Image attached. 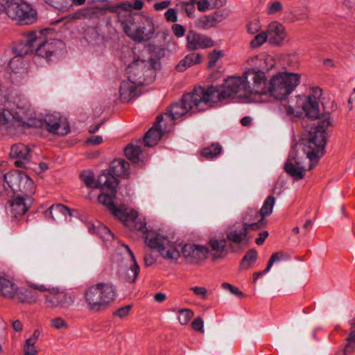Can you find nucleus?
I'll list each match as a JSON object with an SVG mask.
<instances>
[{
	"label": "nucleus",
	"instance_id": "nucleus-1",
	"mask_svg": "<svg viewBox=\"0 0 355 355\" xmlns=\"http://www.w3.org/2000/svg\"><path fill=\"white\" fill-rule=\"evenodd\" d=\"M293 90H193L184 94L181 100L168 106L164 114V122L170 121L173 125L176 120L186 115L190 110L193 112L212 107L215 103L227 97L234 98L236 96L241 103H266L285 100Z\"/></svg>",
	"mask_w": 355,
	"mask_h": 355
},
{
	"label": "nucleus",
	"instance_id": "nucleus-2",
	"mask_svg": "<svg viewBox=\"0 0 355 355\" xmlns=\"http://www.w3.org/2000/svg\"><path fill=\"white\" fill-rule=\"evenodd\" d=\"M322 90H313L314 94L306 97L302 108L306 116L315 121L311 124L308 134L302 139L304 148L303 149L306 158L311 162L309 170H311L317 163L318 159L324 154L327 144V129L331 125L329 113L319 116L318 98L322 95Z\"/></svg>",
	"mask_w": 355,
	"mask_h": 355
},
{
	"label": "nucleus",
	"instance_id": "nucleus-3",
	"mask_svg": "<svg viewBox=\"0 0 355 355\" xmlns=\"http://www.w3.org/2000/svg\"><path fill=\"white\" fill-rule=\"evenodd\" d=\"M63 46L59 40H44L41 33H29L26 40L14 49L16 56L10 60L9 68L15 76L20 69H24L23 56L35 53L37 55L49 61L51 58L57 57Z\"/></svg>",
	"mask_w": 355,
	"mask_h": 355
},
{
	"label": "nucleus",
	"instance_id": "nucleus-4",
	"mask_svg": "<svg viewBox=\"0 0 355 355\" xmlns=\"http://www.w3.org/2000/svg\"><path fill=\"white\" fill-rule=\"evenodd\" d=\"M242 226L227 233L229 248L234 253L241 251L250 243L249 232L257 231L266 225L265 218H261L257 209L248 208L242 217Z\"/></svg>",
	"mask_w": 355,
	"mask_h": 355
},
{
	"label": "nucleus",
	"instance_id": "nucleus-5",
	"mask_svg": "<svg viewBox=\"0 0 355 355\" xmlns=\"http://www.w3.org/2000/svg\"><path fill=\"white\" fill-rule=\"evenodd\" d=\"M141 218L131 215L129 227L146 234L145 243L150 248L156 250L164 259L168 260H177L180 257L178 245L160 234L152 230H148Z\"/></svg>",
	"mask_w": 355,
	"mask_h": 355
},
{
	"label": "nucleus",
	"instance_id": "nucleus-6",
	"mask_svg": "<svg viewBox=\"0 0 355 355\" xmlns=\"http://www.w3.org/2000/svg\"><path fill=\"white\" fill-rule=\"evenodd\" d=\"M119 19L126 35L137 43L149 41L155 34L154 22L150 17L125 12L119 15Z\"/></svg>",
	"mask_w": 355,
	"mask_h": 355
},
{
	"label": "nucleus",
	"instance_id": "nucleus-7",
	"mask_svg": "<svg viewBox=\"0 0 355 355\" xmlns=\"http://www.w3.org/2000/svg\"><path fill=\"white\" fill-rule=\"evenodd\" d=\"M89 310L98 312L107 308L116 298L115 286L109 282H99L87 286L83 293Z\"/></svg>",
	"mask_w": 355,
	"mask_h": 355
},
{
	"label": "nucleus",
	"instance_id": "nucleus-8",
	"mask_svg": "<svg viewBox=\"0 0 355 355\" xmlns=\"http://www.w3.org/2000/svg\"><path fill=\"white\" fill-rule=\"evenodd\" d=\"M251 77L254 87H260L266 85V76L263 71L254 68L247 69L241 76H230L224 80L220 86L208 85L207 89H250L248 78Z\"/></svg>",
	"mask_w": 355,
	"mask_h": 355
},
{
	"label": "nucleus",
	"instance_id": "nucleus-9",
	"mask_svg": "<svg viewBox=\"0 0 355 355\" xmlns=\"http://www.w3.org/2000/svg\"><path fill=\"white\" fill-rule=\"evenodd\" d=\"M30 288L37 290L40 292L46 291L44 297V304L48 309L58 308L60 309H68L74 302V297L69 293L60 290L57 287H47L44 284H37L29 282Z\"/></svg>",
	"mask_w": 355,
	"mask_h": 355
},
{
	"label": "nucleus",
	"instance_id": "nucleus-10",
	"mask_svg": "<svg viewBox=\"0 0 355 355\" xmlns=\"http://www.w3.org/2000/svg\"><path fill=\"white\" fill-rule=\"evenodd\" d=\"M0 295L21 304H34L38 300V295L35 291L19 287L14 282L4 277L1 279Z\"/></svg>",
	"mask_w": 355,
	"mask_h": 355
},
{
	"label": "nucleus",
	"instance_id": "nucleus-11",
	"mask_svg": "<svg viewBox=\"0 0 355 355\" xmlns=\"http://www.w3.org/2000/svg\"><path fill=\"white\" fill-rule=\"evenodd\" d=\"M7 15L21 25L31 24L36 20V12L22 0H7Z\"/></svg>",
	"mask_w": 355,
	"mask_h": 355
},
{
	"label": "nucleus",
	"instance_id": "nucleus-12",
	"mask_svg": "<svg viewBox=\"0 0 355 355\" xmlns=\"http://www.w3.org/2000/svg\"><path fill=\"white\" fill-rule=\"evenodd\" d=\"M80 177L87 187L94 189L110 188L113 194L115 193L114 186L119 184L118 180L105 170L101 172L96 180L94 178V173L91 171H83Z\"/></svg>",
	"mask_w": 355,
	"mask_h": 355
},
{
	"label": "nucleus",
	"instance_id": "nucleus-13",
	"mask_svg": "<svg viewBox=\"0 0 355 355\" xmlns=\"http://www.w3.org/2000/svg\"><path fill=\"white\" fill-rule=\"evenodd\" d=\"M300 82V75L287 71L279 72L272 76L267 89H295Z\"/></svg>",
	"mask_w": 355,
	"mask_h": 355
},
{
	"label": "nucleus",
	"instance_id": "nucleus-14",
	"mask_svg": "<svg viewBox=\"0 0 355 355\" xmlns=\"http://www.w3.org/2000/svg\"><path fill=\"white\" fill-rule=\"evenodd\" d=\"M13 116L12 123H17L21 127H36L41 124L40 119L36 118L35 112L28 105L23 107H17L15 110H11Z\"/></svg>",
	"mask_w": 355,
	"mask_h": 355
},
{
	"label": "nucleus",
	"instance_id": "nucleus-15",
	"mask_svg": "<svg viewBox=\"0 0 355 355\" xmlns=\"http://www.w3.org/2000/svg\"><path fill=\"white\" fill-rule=\"evenodd\" d=\"M41 124L35 128L46 130L53 135H66L70 130L69 125L58 115H46L44 120L40 119Z\"/></svg>",
	"mask_w": 355,
	"mask_h": 355
},
{
	"label": "nucleus",
	"instance_id": "nucleus-16",
	"mask_svg": "<svg viewBox=\"0 0 355 355\" xmlns=\"http://www.w3.org/2000/svg\"><path fill=\"white\" fill-rule=\"evenodd\" d=\"M227 238L225 239L223 236L210 238L207 246H206L208 251L207 259L210 257L212 261H215L224 259L229 253L228 250L232 252L228 247L229 244H227Z\"/></svg>",
	"mask_w": 355,
	"mask_h": 355
},
{
	"label": "nucleus",
	"instance_id": "nucleus-17",
	"mask_svg": "<svg viewBox=\"0 0 355 355\" xmlns=\"http://www.w3.org/2000/svg\"><path fill=\"white\" fill-rule=\"evenodd\" d=\"M284 170L295 180L302 179L306 171L303 157H300L296 152L291 153L284 164Z\"/></svg>",
	"mask_w": 355,
	"mask_h": 355
},
{
	"label": "nucleus",
	"instance_id": "nucleus-18",
	"mask_svg": "<svg viewBox=\"0 0 355 355\" xmlns=\"http://www.w3.org/2000/svg\"><path fill=\"white\" fill-rule=\"evenodd\" d=\"M164 123V114H159L156 118V121L153 126L145 134L144 141L146 146L152 147L157 144L161 139L164 132L167 130V121Z\"/></svg>",
	"mask_w": 355,
	"mask_h": 355
},
{
	"label": "nucleus",
	"instance_id": "nucleus-19",
	"mask_svg": "<svg viewBox=\"0 0 355 355\" xmlns=\"http://www.w3.org/2000/svg\"><path fill=\"white\" fill-rule=\"evenodd\" d=\"M33 202L30 196L15 195L9 201L11 216L15 218L22 216L28 211Z\"/></svg>",
	"mask_w": 355,
	"mask_h": 355
},
{
	"label": "nucleus",
	"instance_id": "nucleus-20",
	"mask_svg": "<svg viewBox=\"0 0 355 355\" xmlns=\"http://www.w3.org/2000/svg\"><path fill=\"white\" fill-rule=\"evenodd\" d=\"M206 246L196 244H186L182 248V256L191 263H199L207 259Z\"/></svg>",
	"mask_w": 355,
	"mask_h": 355
},
{
	"label": "nucleus",
	"instance_id": "nucleus-21",
	"mask_svg": "<svg viewBox=\"0 0 355 355\" xmlns=\"http://www.w3.org/2000/svg\"><path fill=\"white\" fill-rule=\"evenodd\" d=\"M214 46V42L209 37L198 33L193 30L188 31L187 35V49L189 51L207 49Z\"/></svg>",
	"mask_w": 355,
	"mask_h": 355
},
{
	"label": "nucleus",
	"instance_id": "nucleus-22",
	"mask_svg": "<svg viewBox=\"0 0 355 355\" xmlns=\"http://www.w3.org/2000/svg\"><path fill=\"white\" fill-rule=\"evenodd\" d=\"M266 33L268 42L276 45H281L287 35L284 26L277 21L268 24Z\"/></svg>",
	"mask_w": 355,
	"mask_h": 355
},
{
	"label": "nucleus",
	"instance_id": "nucleus-23",
	"mask_svg": "<svg viewBox=\"0 0 355 355\" xmlns=\"http://www.w3.org/2000/svg\"><path fill=\"white\" fill-rule=\"evenodd\" d=\"M228 16L227 12H217L212 15H204L198 20V26L202 29L214 27Z\"/></svg>",
	"mask_w": 355,
	"mask_h": 355
},
{
	"label": "nucleus",
	"instance_id": "nucleus-24",
	"mask_svg": "<svg viewBox=\"0 0 355 355\" xmlns=\"http://www.w3.org/2000/svg\"><path fill=\"white\" fill-rule=\"evenodd\" d=\"M110 171H107L115 178L119 176L122 178H128L130 176V164L124 159H114L110 164Z\"/></svg>",
	"mask_w": 355,
	"mask_h": 355
},
{
	"label": "nucleus",
	"instance_id": "nucleus-25",
	"mask_svg": "<svg viewBox=\"0 0 355 355\" xmlns=\"http://www.w3.org/2000/svg\"><path fill=\"white\" fill-rule=\"evenodd\" d=\"M156 63L153 59H150L149 60H141L139 58L134 59V60L128 67V73H133L138 69H141V71H143L145 69H147L146 71L153 76V69L155 68L154 65Z\"/></svg>",
	"mask_w": 355,
	"mask_h": 355
},
{
	"label": "nucleus",
	"instance_id": "nucleus-26",
	"mask_svg": "<svg viewBox=\"0 0 355 355\" xmlns=\"http://www.w3.org/2000/svg\"><path fill=\"white\" fill-rule=\"evenodd\" d=\"M95 12L92 8H84L63 17L62 21H64L66 24L73 23L76 20L79 19H91L95 15Z\"/></svg>",
	"mask_w": 355,
	"mask_h": 355
},
{
	"label": "nucleus",
	"instance_id": "nucleus-27",
	"mask_svg": "<svg viewBox=\"0 0 355 355\" xmlns=\"http://www.w3.org/2000/svg\"><path fill=\"white\" fill-rule=\"evenodd\" d=\"M10 157L13 159L30 160V149L23 144H16L11 146Z\"/></svg>",
	"mask_w": 355,
	"mask_h": 355
},
{
	"label": "nucleus",
	"instance_id": "nucleus-28",
	"mask_svg": "<svg viewBox=\"0 0 355 355\" xmlns=\"http://www.w3.org/2000/svg\"><path fill=\"white\" fill-rule=\"evenodd\" d=\"M23 172L19 171H10L7 173L1 175V178L8 184L9 188H10L14 192L18 191L20 187V181L21 179Z\"/></svg>",
	"mask_w": 355,
	"mask_h": 355
},
{
	"label": "nucleus",
	"instance_id": "nucleus-29",
	"mask_svg": "<svg viewBox=\"0 0 355 355\" xmlns=\"http://www.w3.org/2000/svg\"><path fill=\"white\" fill-rule=\"evenodd\" d=\"M202 55L200 53H192L184 57L176 65V69L178 71H184L187 68L200 63Z\"/></svg>",
	"mask_w": 355,
	"mask_h": 355
},
{
	"label": "nucleus",
	"instance_id": "nucleus-30",
	"mask_svg": "<svg viewBox=\"0 0 355 355\" xmlns=\"http://www.w3.org/2000/svg\"><path fill=\"white\" fill-rule=\"evenodd\" d=\"M161 35L162 39L164 40V44L159 46L155 44H150V48L153 53L158 58H161L164 57L165 52L166 50V43L169 42L168 38L171 40L172 37L169 34V31L168 30H164L159 33Z\"/></svg>",
	"mask_w": 355,
	"mask_h": 355
},
{
	"label": "nucleus",
	"instance_id": "nucleus-31",
	"mask_svg": "<svg viewBox=\"0 0 355 355\" xmlns=\"http://www.w3.org/2000/svg\"><path fill=\"white\" fill-rule=\"evenodd\" d=\"M59 214L64 216H66L67 214L71 215L70 209L62 204L53 205L44 211L45 217L53 220H55L56 219L55 215Z\"/></svg>",
	"mask_w": 355,
	"mask_h": 355
},
{
	"label": "nucleus",
	"instance_id": "nucleus-32",
	"mask_svg": "<svg viewBox=\"0 0 355 355\" xmlns=\"http://www.w3.org/2000/svg\"><path fill=\"white\" fill-rule=\"evenodd\" d=\"M118 184H116L114 186V191L115 193L113 194L112 192V189L110 188H100V189L103 191H109V194H105L102 193L98 196V202L105 205L110 211L113 209V207L115 206V204L113 202V199L115 198L116 194L117 193L116 187Z\"/></svg>",
	"mask_w": 355,
	"mask_h": 355
},
{
	"label": "nucleus",
	"instance_id": "nucleus-33",
	"mask_svg": "<svg viewBox=\"0 0 355 355\" xmlns=\"http://www.w3.org/2000/svg\"><path fill=\"white\" fill-rule=\"evenodd\" d=\"M125 155L132 163L139 164L142 150L139 146L129 144L125 148Z\"/></svg>",
	"mask_w": 355,
	"mask_h": 355
},
{
	"label": "nucleus",
	"instance_id": "nucleus-34",
	"mask_svg": "<svg viewBox=\"0 0 355 355\" xmlns=\"http://www.w3.org/2000/svg\"><path fill=\"white\" fill-rule=\"evenodd\" d=\"M257 259V252L254 249L249 250L242 258L239 264V270L249 269Z\"/></svg>",
	"mask_w": 355,
	"mask_h": 355
},
{
	"label": "nucleus",
	"instance_id": "nucleus-35",
	"mask_svg": "<svg viewBox=\"0 0 355 355\" xmlns=\"http://www.w3.org/2000/svg\"><path fill=\"white\" fill-rule=\"evenodd\" d=\"M117 93L115 95L119 96L116 102L128 103L141 95V90H115Z\"/></svg>",
	"mask_w": 355,
	"mask_h": 355
},
{
	"label": "nucleus",
	"instance_id": "nucleus-36",
	"mask_svg": "<svg viewBox=\"0 0 355 355\" xmlns=\"http://www.w3.org/2000/svg\"><path fill=\"white\" fill-rule=\"evenodd\" d=\"M125 248L126 249L132 261V266L130 267L131 272L132 273V275H130L128 274L125 277V280L129 283H134L135 282L139 272V266L135 259V257L134 256V254L132 251L130 249V248L128 245H124Z\"/></svg>",
	"mask_w": 355,
	"mask_h": 355
},
{
	"label": "nucleus",
	"instance_id": "nucleus-37",
	"mask_svg": "<svg viewBox=\"0 0 355 355\" xmlns=\"http://www.w3.org/2000/svg\"><path fill=\"white\" fill-rule=\"evenodd\" d=\"M34 182L25 173H23L18 191L22 192V196H30V194L34 193Z\"/></svg>",
	"mask_w": 355,
	"mask_h": 355
},
{
	"label": "nucleus",
	"instance_id": "nucleus-38",
	"mask_svg": "<svg viewBox=\"0 0 355 355\" xmlns=\"http://www.w3.org/2000/svg\"><path fill=\"white\" fill-rule=\"evenodd\" d=\"M222 152V146L218 143L211 144L201 150V155L207 159L218 157Z\"/></svg>",
	"mask_w": 355,
	"mask_h": 355
},
{
	"label": "nucleus",
	"instance_id": "nucleus-39",
	"mask_svg": "<svg viewBox=\"0 0 355 355\" xmlns=\"http://www.w3.org/2000/svg\"><path fill=\"white\" fill-rule=\"evenodd\" d=\"M275 202V198L272 196H268L266 199L260 211H259L261 218H265L266 216L272 214Z\"/></svg>",
	"mask_w": 355,
	"mask_h": 355
},
{
	"label": "nucleus",
	"instance_id": "nucleus-40",
	"mask_svg": "<svg viewBox=\"0 0 355 355\" xmlns=\"http://www.w3.org/2000/svg\"><path fill=\"white\" fill-rule=\"evenodd\" d=\"M46 3L62 11H68L71 8V0H44Z\"/></svg>",
	"mask_w": 355,
	"mask_h": 355
},
{
	"label": "nucleus",
	"instance_id": "nucleus-41",
	"mask_svg": "<svg viewBox=\"0 0 355 355\" xmlns=\"http://www.w3.org/2000/svg\"><path fill=\"white\" fill-rule=\"evenodd\" d=\"M290 259V255L287 253L283 252H277L272 254L266 266V271H270L271 267L273 263L275 262H278L282 260H288Z\"/></svg>",
	"mask_w": 355,
	"mask_h": 355
},
{
	"label": "nucleus",
	"instance_id": "nucleus-42",
	"mask_svg": "<svg viewBox=\"0 0 355 355\" xmlns=\"http://www.w3.org/2000/svg\"><path fill=\"white\" fill-rule=\"evenodd\" d=\"M116 218L123 221L125 225H129L130 215L125 210L116 207V205L110 211Z\"/></svg>",
	"mask_w": 355,
	"mask_h": 355
},
{
	"label": "nucleus",
	"instance_id": "nucleus-43",
	"mask_svg": "<svg viewBox=\"0 0 355 355\" xmlns=\"http://www.w3.org/2000/svg\"><path fill=\"white\" fill-rule=\"evenodd\" d=\"M347 344L344 349V355L350 354L355 348V327L350 328V333L347 338Z\"/></svg>",
	"mask_w": 355,
	"mask_h": 355
},
{
	"label": "nucleus",
	"instance_id": "nucleus-44",
	"mask_svg": "<svg viewBox=\"0 0 355 355\" xmlns=\"http://www.w3.org/2000/svg\"><path fill=\"white\" fill-rule=\"evenodd\" d=\"M193 316V312L189 309H182L178 311V320L182 325H186Z\"/></svg>",
	"mask_w": 355,
	"mask_h": 355
},
{
	"label": "nucleus",
	"instance_id": "nucleus-45",
	"mask_svg": "<svg viewBox=\"0 0 355 355\" xmlns=\"http://www.w3.org/2000/svg\"><path fill=\"white\" fill-rule=\"evenodd\" d=\"M97 225V230L96 232V235L105 240H110L113 238V234L110 229L103 225L101 222H98Z\"/></svg>",
	"mask_w": 355,
	"mask_h": 355
},
{
	"label": "nucleus",
	"instance_id": "nucleus-46",
	"mask_svg": "<svg viewBox=\"0 0 355 355\" xmlns=\"http://www.w3.org/2000/svg\"><path fill=\"white\" fill-rule=\"evenodd\" d=\"M12 111L8 110V107H0V125L12 123Z\"/></svg>",
	"mask_w": 355,
	"mask_h": 355
},
{
	"label": "nucleus",
	"instance_id": "nucleus-47",
	"mask_svg": "<svg viewBox=\"0 0 355 355\" xmlns=\"http://www.w3.org/2000/svg\"><path fill=\"white\" fill-rule=\"evenodd\" d=\"M266 40H268L267 34L266 32L258 33L250 42L252 48H258L261 46Z\"/></svg>",
	"mask_w": 355,
	"mask_h": 355
},
{
	"label": "nucleus",
	"instance_id": "nucleus-48",
	"mask_svg": "<svg viewBox=\"0 0 355 355\" xmlns=\"http://www.w3.org/2000/svg\"><path fill=\"white\" fill-rule=\"evenodd\" d=\"M222 55V53L220 51H218L214 49L212 52H211L208 55V63L207 67L209 69H211L220 59Z\"/></svg>",
	"mask_w": 355,
	"mask_h": 355
},
{
	"label": "nucleus",
	"instance_id": "nucleus-49",
	"mask_svg": "<svg viewBox=\"0 0 355 355\" xmlns=\"http://www.w3.org/2000/svg\"><path fill=\"white\" fill-rule=\"evenodd\" d=\"M283 10L282 3L279 1H275L270 3L267 8V14L272 15Z\"/></svg>",
	"mask_w": 355,
	"mask_h": 355
},
{
	"label": "nucleus",
	"instance_id": "nucleus-50",
	"mask_svg": "<svg viewBox=\"0 0 355 355\" xmlns=\"http://www.w3.org/2000/svg\"><path fill=\"white\" fill-rule=\"evenodd\" d=\"M51 325L57 329H67L68 327L67 322L60 317L52 319L51 320Z\"/></svg>",
	"mask_w": 355,
	"mask_h": 355
},
{
	"label": "nucleus",
	"instance_id": "nucleus-51",
	"mask_svg": "<svg viewBox=\"0 0 355 355\" xmlns=\"http://www.w3.org/2000/svg\"><path fill=\"white\" fill-rule=\"evenodd\" d=\"M221 286L223 289L228 290L232 294L234 295L240 297L244 296L243 293L239 291V289L237 287H235L229 283L224 282L222 284Z\"/></svg>",
	"mask_w": 355,
	"mask_h": 355
},
{
	"label": "nucleus",
	"instance_id": "nucleus-52",
	"mask_svg": "<svg viewBox=\"0 0 355 355\" xmlns=\"http://www.w3.org/2000/svg\"><path fill=\"white\" fill-rule=\"evenodd\" d=\"M132 308L131 305H126L123 307L118 309L114 313V315L120 318H125L130 313V311Z\"/></svg>",
	"mask_w": 355,
	"mask_h": 355
},
{
	"label": "nucleus",
	"instance_id": "nucleus-53",
	"mask_svg": "<svg viewBox=\"0 0 355 355\" xmlns=\"http://www.w3.org/2000/svg\"><path fill=\"white\" fill-rule=\"evenodd\" d=\"M172 31L173 34L177 37H183L186 32L184 27L182 25L178 24H174L172 25Z\"/></svg>",
	"mask_w": 355,
	"mask_h": 355
},
{
	"label": "nucleus",
	"instance_id": "nucleus-54",
	"mask_svg": "<svg viewBox=\"0 0 355 355\" xmlns=\"http://www.w3.org/2000/svg\"><path fill=\"white\" fill-rule=\"evenodd\" d=\"M282 112L284 114V118L291 120L297 114H295L294 109L291 106H284L282 108Z\"/></svg>",
	"mask_w": 355,
	"mask_h": 355
},
{
	"label": "nucleus",
	"instance_id": "nucleus-55",
	"mask_svg": "<svg viewBox=\"0 0 355 355\" xmlns=\"http://www.w3.org/2000/svg\"><path fill=\"white\" fill-rule=\"evenodd\" d=\"M24 353L30 355H36L37 354V351L35 349V343H28V341H26L24 347Z\"/></svg>",
	"mask_w": 355,
	"mask_h": 355
},
{
	"label": "nucleus",
	"instance_id": "nucleus-56",
	"mask_svg": "<svg viewBox=\"0 0 355 355\" xmlns=\"http://www.w3.org/2000/svg\"><path fill=\"white\" fill-rule=\"evenodd\" d=\"M192 328L199 332H203V321L201 318L198 317L194 319L191 323Z\"/></svg>",
	"mask_w": 355,
	"mask_h": 355
},
{
	"label": "nucleus",
	"instance_id": "nucleus-57",
	"mask_svg": "<svg viewBox=\"0 0 355 355\" xmlns=\"http://www.w3.org/2000/svg\"><path fill=\"white\" fill-rule=\"evenodd\" d=\"M191 290L195 295L201 296L202 299H206L207 297V290L205 287L194 286L191 288Z\"/></svg>",
	"mask_w": 355,
	"mask_h": 355
},
{
	"label": "nucleus",
	"instance_id": "nucleus-58",
	"mask_svg": "<svg viewBox=\"0 0 355 355\" xmlns=\"http://www.w3.org/2000/svg\"><path fill=\"white\" fill-rule=\"evenodd\" d=\"M165 18L168 21L175 22L178 20L177 14L174 9H168L164 14Z\"/></svg>",
	"mask_w": 355,
	"mask_h": 355
},
{
	"label": "nucleus",
	"instance_id": "nucleus-59",
	"mask_svg": "<svg viewBox=\"0 0 355 355\" xmlns=\"http://www.w3.org/2000/svg\"><path fill=\"white\" fill-rule=\"evenodd\" d=\"M260 29L259 24L257 21H252L247 26V31L250 34L257 33Z\"/></svg>",
	"mask_w": 355,
	"mask_h": 355
},
{
	"label": "nucleus",
	"instance_id": "nucleus-60",
	"mask_svg": "<svg viewBox=\"0 0 355 355\" xmlns=\"http://www.w3.org/2000/svg\"><path fill=\"white\" fill-rule=\"evenodd\" d=\"M144 259L146 267L150 266L156 262V257L151 253H146Z\"/></svg>",
	"mask_w": 355,
	"mask_h": 355
},
{
	"label": "nucleus",
	"instance_id": "nucleus-61",
	"mask_svg": "<svg viewBox=\"0 0 355 355\" xmlns=\"http://www.w3.org/2000/svg\"><path fill=\"white\" fill-rule=\"evenodd\" d=\"M196 3L198 9L200 12H205L210 7L209 0H199Z\"/></svg>",
	"mask_w": 355,
	"mask_h": 355
},
{
	"label": "nucleus",
	"instance_id": "nucleus-62",
	"mask_svg": "<svg viewBox=\"0 0 355 355\" xmlns=\"http://www.w3.org/2000/svg\"><path fill=\"white\" fill-rule=\"evenodd\" d=\"M102 142H103V137L99 135L92 136V137L88 138L86 141V143L87 144H91V145H94V146L99 145Z\"/></svg>",
	"mask_w": 355,
	"mask_h": 355
},
{
	"label": "nucleus",
	"instance_id": "nucleus-63",
	"mask_svg": "<svg viewBox=\"0 0 355 355\" xmlns=\"http://www.w3.org/2000/svg\"><path fill=\"white\" fill-rule=\"evenodd\" d=\"M268 236V232L267 231L260 232L259 236L255 239L256 244L258 245H262Z\"/></svg>",
	"mask_w": 355,
	"mask_h": 355
},
{
	"label": "nucleus",
	"instance_id": "nucleus-64",
	"mask_svg": "<svg viewBox=\"0 0 355 355\" xmlns=\"http://www.w3.org/2000/svg\"><path fill=\"white\" fill-rule=\"evenodd\" d=\"M182 4L185 6L184 10L187 12V15L189 17H191L193 16V14L194 12L195 7L193 3H185L183 2Z\"/></svg>",
	"mask_w": 355,
	"mask_h": 355
}]
</instances>
